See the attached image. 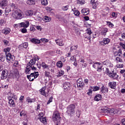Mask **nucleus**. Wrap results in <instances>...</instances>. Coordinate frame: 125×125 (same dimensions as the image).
<instances>
[{"label":"nucleus","mask_w":125,"mask_h":125,"mask_svg":"<svg viewBox=\"0 0 125 125\" xmlns=\"http://www.w3.org/2000/svg\"><path fill=\"white\" fill-rule=\"evenodd\" d=\"M77 48H78V45H76L75 46H72L70 47V51H71V52H72V51H73V50H76V49H77Z\"/></svg>","instance_id":"obj_40"},{"label":"nucleus","mask_w":125,"mask_h":125,"mask_svg":"<svg viewBox=\"0 0 125 125\" xmlns=\"http://www.w3.org/2000/svg\"><path fill=\"white\" fill-rule=\"evenodd\" d=\"M26 3L29 5H33L36 4V0H28L26 1Z\"/></svg>","instance_id":"obj_23"},{"label":"nucleus","mask_w":125,"mask_h":125,"mask_svg":"<svg viewBox=\"0 0 125 125\" xmlns=\"http://www.w3.org/2000/svg\"><path fill=\"white\" fill-rule=\"evenodd\" d=\"M7 62L10 63L11 61H14L15 60V57L10 53H8L6 55Z\"/></svg>","instance_id":"obj_11"},{"label":"nucleus","mask_w":125,"mask_h":125,"mask_svg":"<svg viewBox=\"0 0 125 125\" xmlns=\"http://www.w3.org/2000/svg\"><path fill=\"white\" fill-rule=\"evenodd\" d=\"M91 88L93 90V91H97V90H99V89H100V87L95 86L94 87H91Z\"/></svg>","instance_id":"obj_36"},{"label":"nucleus","mask_w":125,"mask_h":125,"mask_svg":"<svg viewBox=\"0 0 125 125\" xmlns=\"http://www.w3.org/2000/svg\"><path fill=\"white\" fill-rule=\"evenodd\" d=\"M55 42L57 44H58L60 46H63V45H64V43H63V41H62V40H55Z\"/></svg>","instance_id":"obj_24"},{"label":"nucleus","mask_w":125,"mask_h":125,"mask_svg":"<svg viewBox=\"0 0 125 125\" xmlns=\"http://www.w3.org/2000/svg\"><path fill=\"white\" fill-rule=\"evenodd\" d=\"M29 25L30 23L29 21H25L15 24V27H17V28H18V27L19 28H23L21 29V33H27V30L26 28H28Z\"/></svg>","instance_id":"obj_1"},{"label":"nucleus","mask_w":125,"mask_h":125,"mask_svg":"<svg viewBox=\"0 0 125 125\" xmlns=\"http://www.w3.org/2000/svg\"><path fill=\"white\" fill-rule=\"evenodd\" d=\"M22 45L24 48H27V47H28V43L24 42L23 43Z\"/></svg>","instance_id":"obj_52"},{"label":"nucleus","mask_w":125,"mask_h":125,"mask_svg":"<svg viewBox=\"0 0 125 125\" xmlns=\"http://www.w3.org/2000/svg\"><path fill=\"white\" fill-rule=\"evenodd\" d=\"M41 0V3L42 5H44V6H46L47 4H48V2L47 0Z\"/></svg>","instance_id":"obj_32"},{"label":"nucleus","mask_w":125,"mask_h":125,"mask_svg":"<svg viewBox=\"0 0 125 125\" xmlns=\"http://www.w3.org/2000/svg\"><path fill=\"white\" fill-rule=\"evenodd\" d=\"M7 76H8V71L7 70H3L1 74V80H5L7 78Z\"/></svg>","instance_id":"obj_13"},{"label":"nucleus","mask_w":125,"mask_h":125,"mask_svg":"<svg viewBox=\"0 0 125 125\" xmlns=\"http://www.w3.org/2000/svg\"><path fill=\"white\" fill-rule=\"evenodd\" d=\"M31 68H32V65H31V64H29V63H27L26 69L31 70Z\"/></svg>","instance_id":"obj_50"},{"label":"nucleus","mask_w":125,"mask_h":125,"mask_svg":"<svg viewBox=\"0 0 125 125\" xmlns=\"http://www.w3.org/2000/svg\"><path fill=\"white\" fill-rule=\"evenodd\" d=\"M41 65L42 66V67L43 69H49V65L46 64L45 63V62H42V63H41Z\"/></svg>","instance_id":"obj_30"},{"label":"nucleus","mask_w":125,"mask_h":125,"mask_svg":"<svg viewBox=\"0 0 125 125\" xmlns=\"http://www.w3.org/2000/svg\"><path fill=\"white\" fill-rule=\"evenodd\" d=\"M44 115V114H43V113L41 112L38 115V119H40V121L41 123H42V124H45V123H46V118L43 117Z\"/></svg>","instance_id":"obj_12"},{"label":"nucleus","mask_w":125,"mask_h":125,"mask_svg":"<svg viewBox=\"0 0 125 125\" xmlns=\"http://www.w3.org/2000/svg\"><path fill=\"white\" fill-rule=\"evenodd\" d=\"M108 85L112 89H116V86H117V83L115 82H109Z\"/></svg>","instance_id":"obj_16"},{"label":"nucleus","mask_w":125,"mask_h":125,"mask_svg":"<svg viewBox=\"0 0 125 125\" xmlns=\"http://www.w3.org/2000/svg\"><path fill=\"white\" fill-rule=\"evenodd\" d=\"M36 30V28L34 27V26L30 27V31L31 32H35Z\"/></svg>","instance_id":"obj_58"},{"label":"nucleus","mask_w":125,"mask_h":125,"mask_svg":"<svg viewBox=\"0 0 125 125\" xmlns=\"http://www.w3.org/2000/svg\"><path fill=\"white\" fill-rule=\"evenodd\" d=\"M53 121H54V122H57V121L60 122V114L58 111H56L54 112Z\"/></svg>","instance_id":"obj_6"},{"label":"nucleus","mask_w":125,"mask_h":125,"mask_svg":"<svg viewBox=\"0 0 125 125\" xmlns=\"http://www.w3.org/2000/svg\"><path fill=\"white\" fill-rule=\"evenodd\" d=\"M87 94H88V95H91V94H92V90L88 89Z\"/></svg>","instance_id":"obj_49"},{"label":"nucleus","mask_w":125,"mask_h":125,"mask_svg":"<svg viewBox=\"0 0 125 125\" xmlns=\"http://www.w3.org/2000/svg\"><path fill=\"white\" fill-rule=\"evenodd\" d=\"M121 123L122 125H125V119H123L121 120Z\"/></svg>","instance_id":"obj_64"},{"label":"nucleus","mask_w":125,"mask_h":125,"mask_svg":"<svg viewBox=\"0 0 125 125\" xmlns=\"http://www.w3.org/2000/svg\"><path fill=\"white\" fill-rule=\"evenodd\" d=\"M110 42V39L108 38H104L103 41L100 42V44L101 45H106V44H108Z\"/></svg>","instance_id":"obj_15"},{"label":"nucleus","mask_w":125,"mask_h":125,"mask_svg":"<svg viewBox=\"0 0 125 125\" xmlns=\"http://www.w3.org/2000/svg\"><path fill=\"white\" fill-rule=\"evenodd\" d=\"M30 65L33 66V65H34V64H36L35 60L34 59H32L30 61V62L28 63Z\"/></svg>","instance_id":"obj_39"},{"label":"nucleus","mask_w":125,"mask_h":125,"mask_svg":"<svg viewBox=\"0 0 125 125\" xmlns=\"http://www.w3.org/2000/svg\"><path fill=\"white\" fill-rule=\"evenodd\" d=\"M108 76L109 78L113 79V80H118V78H119V75L115 72L114 69L110 71Z\"/></svg>","instance_id":"obj_8"},{"label":"nucleus","mask_w":125,"mask_h":125,"mask_svg":"<svg viewBox=\"0 0 125 125\" xmlns=\"http://www.w3.org/2000/svg\"><path fill=\"white\" fill-rule=\"evenodd\" d=\"M107 24L110 28H113V27H114V24L111 22H108Z\"/></svg>","instance_id":"obj_51"},{"label":"nucleus","mask_w":125,"mask_h":125,"mask_svg":"<svg viewBox=\"0 0 125 125\" xmlns=\"http://www.w3.org/2000/svg\"><path fill=\"white\" fill-rule=\"evenodd\" d=\"M77 87L80 88L79 89L83 88V87L84 86V83H83V79L79 78L78 79L77 81Z\"/></svg>","instance_id":"obj_9"},{"label":"nucleus","mask_w":125,"mask_h":125,"mask_svg":"<svg viewBox=\"0 0 125 125\" xmlns=\"http://www.w3.org/2000/svg\"><path fill=\"white\" fill-rule=\"evenodd\" d=\"M116 61H117V62H123V60H122L121 59H120V57H116Z\"/></svg>","instance_id":"obj_45"},{"label":"nucleus","mask_w":125,"mask_h":125,"mask_svg":"<svg viewBox=\"0 0 125 125\" xmlns=\"http://www.w3.org/2000/svg\"><path fill=\"white\" fill-rule=\"evenodd\" d=\"M10 6L12 7V8H13V9H14L15 8H17L16 7V4L14 3H12L10 4Z\"/></svg>","instance_id":"obj_44"},{"label":"nucleus","mask_w":125,"mask_h":125,"mask_svg":"<svg viewBox=\"0 0 125 125\" xmlns=\"http://www.w3.org/2000/svg\"><path fill=\"white\" fill-rule=\"evenodd\" d=\"M93 8L94 9H96L97 8V6H98V2H95L93 4Z\"/></svg>","instance_id":"obj_42"},{"label":"nucleus","mask_w":125,"mask_h":125,"mask_svg":"<svg viewBox=\"0 0 125 125\" xmlns=\"http://www.w3.org/2000/svg\"><path fill=\"white\" fill-rule=\"evenodd\" d=\"M26 101L28 103H33V102H36V99H31L30 97H27L26 98Z\"/></svg>","instance_id":"obj_29"},{"label":"nucleus","mask_w":125,"mask_h":125,"mask_svg":"<svg viewBox=\"0 0 125 125\" xmlns=\"http://www.w3.org/2000/svg\"><path fill=\"white\" fill-rule=\"evenodd\" d=\"M34 60H35V62H36V61H38L40 60V57H39V56H36L35 57H34Z\"/></svg>","instance_id":"obj_59"},{"label":"nucleus","mask_w":125,"mask_h":125,"mask_svg":"<svg viewBox=\"0 0 125 125\" xmlns=\"http://www.w3.org/2000/svg\"><path fill=\"white\" fill-rule=\"evenodd\" d=\"M101 92L102 93H108V88L106 86H104V85H103L101 88Z\"/></svg>","instance_id":"obj_17"},{"label":"nucleus","mask_w":125,"mask_h":125,"mask_svg":"<svg viewBox=\"0 0 125 125\" xmlns=\"http://www.w3.org/2000/svg\"><path fill=\"white\" fill-rule=\"evenodd\" d=\"M0 60L2 61V62H4V60H5V57L3 56L2 54H0Z\"/></svg>","instance_id":"obj_41"},{"label":"nucleus","mask_w":125,"mask_h":125,"mask_svg":"<svg viewBox=\"0 0 125 125\" xmlns=\"http://www.w3.org/2000/svg\"><path fill=\"white\" fill-rule=\"evenodd\" d=\"M39 76V72L35 71L34 73H31L30 75H27V78L30 82H33L35 79H37Z\"/></svg>","instance_id":"obj_4"},{"label":"nucleus","mask_w":125,"mask_h":125,"mask_svg":"<svg viewBox=\"0 0 125 125\" xmlns=\"http://www.w3.org/2000/svg\"><path fill=\"white\" fill-rule=\"evenodd\" d=\"M10 11H11V9H10V8H6L5 10V15L6 17H7V16L8 15V14L9 13V12H10Z\"/></svg>","instance_id":"obj_33"},{"label":"nucleus","mask_w":125,"mask_h":125,"mask_svg":"<svg viewBox=\"0 0 125 125\" xmlns=\"http://www.w3.org/2000/svg\"><path fill=\"white\" fill-rule=\"evenodd\" d=\"M57 66L58 68H62L63 67V63L62 61H59L57 62Z\"/></svg>","instance_id":"obj_34"},{"label":"nucleus","mask_w":125,"mask_h":125,"mask_svg":"<svg viewBox=\"0 0 125 125\" xmlns=\"http://www.w3.org/2000/svg\"><path fill=\"white\" fill-rule=\"evenodd\" d=\"M101 34L102 36H106L107 35V32H108V28H102Z\"/></svg>","instance_id":"obj_21"},{"label":"nucleus","mask_w":125,"mask_h":125,"mask_svg":"<svg viewBox=\"0 0 125 125\" xmlns=\"http://www.w3.org/2000/svg\"><path fill=\"white\" fill-rule=\"evenodd\" d=\"M8 4V1L7 0H2L0 2L1 6H6Z\"/></svg>","instance_id":"obj_22"},{"label":"nucleus","mask_w":125,"mask_h":125,"mask_svg":"<svg viewBox=\"0 0 125 125\" xmlns=\"http://www.w3.org/2000/svg\"><path fill=\"white\" fill-rule=\"evenodd\" d=\"M19 64V62H18V61H16L14 63V66L15 67H17V65Z\"/></svg>","instance_id":"obj_61"},{"label":"nucleus","mask_w":125,"mask_h":125,"mask_svg":"<svg viewBox=\"0 0 125 125\" xmlns=\"http://www.w3.org/2000/svg\"><path fill=\"white\" fill-rule=\"evenodd\" d=\"M114 56L117 57H122L123 56V51L122 49L120 48L118 51H115L113 53Z\"/></svg>","instance_id":"obj_14"},{"label":"nucleus","mask_w":125,"mask_h":125,"mask_svg":"<svg viewBox=\"0 0 125 125\" xmlns=\"http://www.w3.org/2000/svg\"><path fill=\"white\" fill-rule=\"evenodd\" d=\"M82 13L83 15H88L89 14V9L84 8L82 10Z\"/></svg>","instance_id":"obj_19"},{"label":"nucleus","mask_w":125,"mask_h":125,"mask_svg":"<svg viewBox=\"0 0 125 125\" xmlns=\"http://www.w3.org/2000/svg\"><path fill=\"white\" fill-rule=\"evenodd\" d=\"M86 32L84 34V36L85 37V39H87V40L89 41L91 38L92 39H95V38H96V36H93L92 37H91V36H90V35L92 34V32L91 31V29L90 28H87Z\"/></svg>","instance_id":"obj_5"},{"label":"nucleus","mask_w":125,"mask_h":125,"mask_svg":"<svg viewBox=\"0 0 125 125\" xmlns=\"http://www.w3.org/2000/svg\"><path fill=\"white\" fill-rule=\"evenodd\" d=\"M102 113H109L111 116H113L115 114H117V110L114 108L110 109L106 106H103L101 108Z\"/></svg>","instance_id":"obj_3"},{"label":"nucleus","mask_w":125,"mask_h":125,"mask_svg":"<svg viewBox=\"0 0 125 125\" xmlns=\"http://www.w3.org/2000/svg\"><path fill=\"white\" fill-rule=\"evenodd\" d=\"M40 92H41V94H42V95H44V96H45V95H46V93H48V92H45V89H44V88H42Z\"/></svg>","instance_id":"obj_31"},{"label":"nucleus","mask_w":125,"mask_h":125,"mask_svg":"<svg viewBox=\"0 0 125 125\" xmlns=\"http://www.w3.org/2000/svg\"><path fill=\"white\" fill-rule=\"evenodd\" d=\"M76 116L78 117V118H80V116H81V112H80L79 110L76 112Z\"/></svg>","instance_id":"obj_54"},{"label":"nucleus","mask_w":125,"mask_h":125,"mask_svg":"<svg viewBox=\"0 0 125 125\" xmlns=\"http://www.w3.org/2000/svg\"><path fill=\"white\" fill-rule=\"evenodd\" d=\"M120 45H121V46H122L123 49H125V44H124L123 43H120Z\"/></svg>","instance_id":"obj_63"},{"label":"nucleus","mask_w":125,"mask_h":125,"mask_svg":"<svg viewBox=\"0 0 125 125\" xmlns=\"http://www.w3.org/2000/svg\"><path fill=\"white\" fill-rule=\"evenodd\" d=\"M66 114L70 117H73L75 115V110H76V105L71 104L69 105L67 107Z\"/></svg>","instance_id":"obj_2"},{"label":"nucleus","mask_w":125,"mask_h":125,"mask_svg":"<svg viewBox=\"0 0 125 125\" xmlns=\"http://www.w3.org/2000/svg\"><path fill=\"white\" fill-rule=\"evenodd\" d=\"M31 42L33 43H35V44L41 43V41H40V40L36 39L35 38L32 39L31 40Z\"/></svg>","instance_id":"obj_25"},{"label":"nucleus","mask_w":125,"mask_h":125,"mask_svg":"<svg viewBox=\"0 0 125 125\" xmlns=\"http://www.w3.org/2000/svg\"><path fill=\"white\" fill-rule=\"evenodd\" d=\"M3 42L4 43V45H7L9 42L7 40H3Z\"/></svg>","instance_id":"obj_53"},{"label":"nucleus","mask_w":125,"mask_h":125,"mask_svg":"<svg viewBox=\"0 0 125 125\" xmlns=\"http://www.w3.org/2000/svg\"><path fill=\"white\" fill-rule=\"evenodd\" d=\"M103 65H105V66H107V67H113V64H111L109 60H106L102 62Z\"/></svg>","instance_id":"obj_18"},{"label":"nucleus","mask_w":125,"mask_h":125,"mask_svg":"<svg viewBox=\"0 0 125 125\" xmlns=\"http://www.w3.org/2000/svg\"><path fill=\"white\" fill-rule=\"evenodd\" d=\"M62 9L64 11H66V10H68V9H69V5L63 6L62 7Z\"/></svg>","instance_id":"obj_43"},{"label":"nucleus","mask_w":125,"mask_h":125,"mask_svg":"<svg viewBox=\"0 0 125 125\" xmlns=\"http://www.w3.org/2000/svg\"><path fill=\"white\" fill-rule=\"evenodd\" d=\"M9 104H10L11 107H15V103H14V101L12 99H10L9 100Z\"/></svg>","instance_id":"obj_28"},{"label":"nucleus","mask_w":125,"mask_h":125,"mask_svg":"<svg viewBox=\"0 0 125 125\" xmlns=\"http://www.w3.org/2000/svg\"><path fill=\"white\" fill-rule=\"evenodd\" d=\"M78 3L79 4H83L85 3L84 0H78Z\"/></svg>","instance_id":"obj_47"},{"label":"nucleus","mask_w":125,"mask_h":125,"mask_svg":"<svg viewBox=\"0 0 125 125\" xmlns=\"http://www.w3.org/2000/svg\"><path fill=\"white\" fill-rule=\"evenodd\" d=\"M14 78H17L18 77V76H19V73L18 72H17L16 73H14L13 75Z\"/></svg>","instance_id":"obj_57"},{"label":"nucleus","mask_w":125,"mask_h":125,"mask_svg":"<svg viewBox=\"0 0 125 125\" xmlns=\"http://www.w3.org/2000/svg\"><path fill=\"white\" fill-rule=\"evenodd\" d=\"M11 48L10 47H7V48H5L3 49L4 52H5V54L7 55V52H9Z\"/></svg>","instance_id":"obj_38"},{"label":"nucleus","mask_w":125,"mask_h":125,"mask_svg":"<svg viewBox=\"0 0 125 125\" xmlns=\"http://www.w3.org/2000/svg\"><path fill=\"white\" fill-rule=\"evenodd\" d=\"M44 20H45V22H50L51 21V18L48 16H45L44 17Z\"/></svg>","instance_id":"obj_35"},{"label":"nucleus","mask_w":125,"mask_h":125,"mask_svg":"<svg viewBox=\"0 0 125 125\" xmlns=\"http://www.w3.org/2000/svg\"><path fill=\"white\" fill-rule=\"evenodd\" d=\"M102 98V96L100 94L96 95V96L94 98V99L95 101H99L101 100V99Z\"/></svg>","instance_id":"obj_27"},{"label":"nucleus","mask_w":125,"mask_h":125,"mask_svg":"<svg viewBox=\"0 0 125 125\" xmlns=\"http://www.w3.org/2000/svg\"><path fill=\"white\" fill-rule=\"evenodd\" d=\"M25 14L27 16H32V15L34 14V12L33 11V10H27Z\"/></svg>","instance_id":"obj_26"},{"label":"nucleus","mask_w":125,"mask_h":125,"mask_svg":"<svg viewBox=\"0 0 125 125\" xmlns=\"http://www.w3.org/2000/svg\"><path fill=\"white\" fill-rule=\"evenodd\" d=\"M13 17L15 19H21L23 18V16L22 13L19 12L17 11H15V13H14L13 14Z\"/></svg>","instance_id":"obj_7"},{"label":"nucleus","mask_w":125,"mask_h":125,"mask_svg":"<svg viewBox=\"0 0 125 125\" xmlns=\"http://www.w3.org/2000/svg\"><path fill=\"white\" fill-rule=\"evenodd\" d=\"M76 59L74 56H72L70 58V60H71V61H76Z\"/></svg>","instance_id":"obj_62"},{"label":"nucleus","mask_w":125,"mask_h":125,"mask_svg":"<svg viewBox=\"0 0 125 125\" xmlns=\"http://www.w3.org/2000/svg\"><path fill=\"white\" fill-rule=\"evenodd\" d=\"M11 31V30L9 28H5L2 30V33L5 35H8Z\"/></svg>","instance_id":"obj_20"},{"label":"nucleus","mask_w":125,"mask_h":125,"mask_svg":"<svg viewBox=\"0 0 125 125\" xmlns=\"http://www.w3.org/2000/svg\"><path fill=\"white\" fill-rule=\"evenodd\" d=\"M72 11H73L74 12V14L76 16H79L80 14V12L78 10H74V9H72Z\"/></svg>","instance_id":"obj_37"},{"label":"nucleus","mask_w":125,"mask_h":125,"mask_svg":"<svg viewBox=\"0 0 125 125\" xmlns=\"http://www.w3.org/2000/svg\"><path fill=\"white\" fill-rule=\"evenodd\" d=\"M72 87V84H71L70 83L65 82L63 85V90L64 91H68L71 89V87Z\"/></svg>","instance_id":"obj_10"},{"label":"nucleus","mask_w":125,"mask_h":125,"mask_svg":"<svg viewBox=\"0 0 125 125\" xmlns=\"http://www.w3.org/2000/svg\"><path fill=\"white\" fill-rule=\"evenodd\" d=\"M116 67H117V68H123L124 67V64H122V63H118L116 65Z\"/></svg>","instance_id":"obj_46"},{"label":"nucleus","mask_w":125,"mask_h":125,"mask_svg":"<svg viewBox=\"0 0 125 125\" xmlns=\"http://www.w3.org/2000/svg\"><path fill=\"white\" fill-rule=\"evenodd\" d=\"M36 28L38 31H42V26H37Z\"/></svg>","instance_id":"obj_60"},{"label":"nucleus","mask_w":125,"mask_h":125,"mask_svg":"<svg viewBox=\"0 0 125 125\" xmlns=\"http://www.w3.org/2000/svg\"><path fill=\"white\" fill-rule=\"evenodd\" d=\"M88 61V62L89 64H95V62H93L91 60H89Z\"/></svg>","instance_id":"obj_55"},{"label":"nucleus","mask_w":125,"mask_h":125,"mask_svg":"<svg viewBox=\"0 0 125 125\" xmlns=\"http://www.w3.org/2000/svg\"><path fill=\"white\" fill-rule=\"evenodd\" d=\"M53 99V97H50L49 98V100L47 103V104L48 105V104H49L50 103H51V102H52V100Z\"/></svg>","instance_id":"obj_48"},{"label":"nucleus","mask_w":125,"mask_h":125,"mask_svg":"<svg viewBox=\"0 0 125 125\" xmlns=\"http://www.w3.org/2000/svg\"><path fill=\"white\" fill-rule=\"evenodd\" d=\"M49 72L45 71V76L48 78H49Z\"/></svg>","instance_id":"obj_56"}]
</instances>
